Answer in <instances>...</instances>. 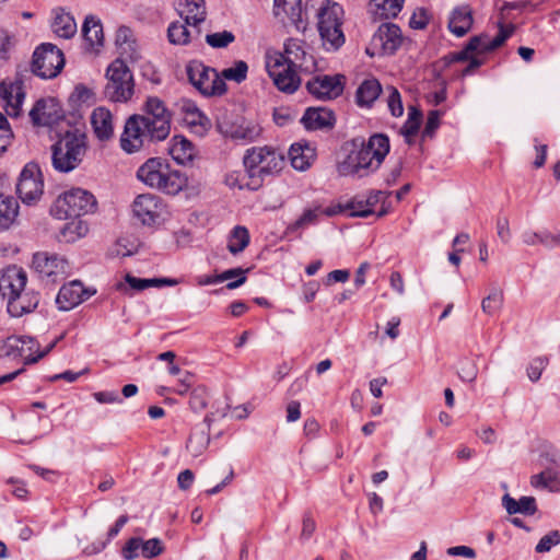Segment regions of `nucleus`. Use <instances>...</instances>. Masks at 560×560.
Masks as SVG:
<instances>
[{
  "label": "nucleus",
  "mask_w": 560,
  "mask_h": 560,
  "mask_svg": "<svg viewBox=\"0 0 560 560\" xmlns=\"http://www.w3.org/2000/svg\"><path fill=\"white\" fill-rule=\"evenodd\" d=\"M474 23L472 11L468 4L454 8L450 14L448 30L457 37L466 35Z\"/></svg>",
  "instance_id": "nucleus-27"
},
{
  "label": "nucleus",
  "mask_w": 560,
  "mask_h": 560,
  "mask_svg": "<svg viewBox=\"0 0 560 560\" xmlns=\"http://www.w3.org/2000/svg\"><path fill=\"white\" fill-rule=\"evenodd\" d=\"M96 199L88 190L72 188L60 195L50 208V214L58 220L80 218L96 209Z\"/></svg>",
  "instance_id": "nucleus-7"
},
{
  "label": "nucleus",
  "mask_w": 560,
  "mask_h": 560,
  "mask_svg": "<svg viewBox=\"0 0 560 560\" xmlns=\"http://www.w3.org/2000/svg\"><path fill=\"white\" fill-rule=\"evenodd\" d=\"M389 150V138L385 133H374L368 140L354 138L350 152L338 163L337 171L341 176H369L381 167Z\"/></svg>",
  "instance_id": "nucleus-2"
},
{
  "label": "nucleus",
  "mask_w": 560,
  "mask_h": 560,
  "mask_svg": "<svg viewBox=\"0 0 560 560\" xmlns=\"http://www.w3.org/2000/svg\"><path fill=\"white\" fill-rule=\"evenodd\" d=\"M63 117L60 104L52 97L38 100L30 112V118L35 126L52 127Z\"/></svg>",
  "instance_id": "nucleus-17"
},
{
  "label": "nucleus",
  "mask_w": 560,
  "mask_h": 560,
  "mask_svg": "<svg viewBox=\"0 0 560 560\" xmlns=\"http://www.w3.org/2000/svg\"><path fill=\"white\" fill-rule=\"evenodd\" d=\"M27 282L26 271L16 265H11L0 272V295L4 300L16 296V293L25 289Z\"/></svg>",
  "instance_id": "nucleus-20"
},
{
  "label": "nucleus",
  "mask_w": 560,
  "mask_h": 560,
  "mask_svg": "<svg viewBox=\"0 0 560 560\" xmlns=\"http://www.w3.org/2000/svg\"><path fill=\"white\" fill-rule=\"evenodd\" d=\"M495 225H497L498 236L504 244H508L511 240L509 219L506 217H499L497 219Z\"/></svg>",
  "instance_id": "nucleus-60"
},
{
  "label": "nucleus",
  "mask_w": 560,
  "mask_h": 560,
  "mask_svg": "<svg viewBox=\"0 0 560 560\" xmlns=\"http://www.w3.org/2000/svg\"><path fill=\"white\" fill-rule=\"evenodd\" d=\"M405 0H371L375 14L382 19H394L402 9Z\"/></svg>",
  "instance_id": "nucleus-42"
},
{
  "label": "nucleus",
  "mask_w": 560,
  "mask_h": 560,
  "mask_svg": "<svg viewBox=\"0 0 560 560\" xmlns=\"http://www.w3.org/2000/svg\"><path fill=\"white\" fill-rule=\"evenodd\" d=\"M387 107L390 114L394 117H400L404 114V105L401 101L400 93L394 86H388L387 89Z\"/></svg>",
  "instance_id": "nucleus-49"
},
{
  "label": "nucleus",
  "mask_w": 560,
  "mask_h": 560,
  "mask_svg": "<svg viewBox=\"0 0 560 560\" xmlns=\"http://www.w3.org/2000/svg\"><path fill=\"white\" fill-rule=\"evenodd\" d=\"M105 97L114 103H126L135 93L133 74L121 59H115L106 70Z\"/></svg>",
  "instance_id": "nucleus-8"
},
{
  "label": "nucleus",
  "mask_w": 560,
  "mask_h": 560,
  "mask_svg": "<svg viewBox=\"0 0 560 560\" xmlns=\"http://www.w3.org/2000/svg\"><path fill=\"white\" fill-rule=\"evenodd\" d=\"M345 89L342 74L316 75L306 83V90L311 95L320 101H330L340 96Z\"/></svg>",
  "instance_id": "nucleus-15"
},
{
  "label": "nucleus",
  "mask_w": 560,
  "mask_h": 560,
  "mask_svg": "<svg viewBox=\"0 0 560 560\" xmlns=\"http://www.w3.org/2000/svg\"><path fill=\"white\" fill-rule=\"evenodd\" d=\"M135 217L147 226L160 225L166 221L168 209L164 200L154 194H141L132 202Z\"/></svg>",
  "instance_id": "nucleus-12"
},
{
  "label": "nucleus",
  "mask_w": 560,
  "mask_h": 560,
  "mask_svg": "<svg viewBox=\"0 0 560 560\" xmlns=\"http://www.w3.org/2000/svg\"><path fill=\"white\" fill-rule=\"evenodd\" d=\"M19 202L11 196L0 195V232L8 230L19 215Z\"/></svg>",
  "instance_id": "nucleus-38"
},
{
  "label": "nucleus",
  "mask_w": 560,
  "mask_h": 560,
  "mask_svg": "<svg viewBox=\"0 0 560 560\" xmlns=\"http://www.w3.org/2000/svg\"><path fill=\"white\" fill-rule=\"evenodd\" d=\"M44 191V182L39 166L36 163H27L20 173L16 184V194L23 203L31 206L36 203Z\"/></svg>",
  "instance_id": "nucleus-13"
},
{
  "label": "nucleus",
  "mask_w": 560,
  "mask_h": 560,
  "mask_svg": "<svg viewBox=\"0 0 560 560\" xmlns=\"http://www.w3.org/2000/svg\"><path fill=\"white\" fill-rule=\"evenodd\" d=\"M235 40L231 31H222L206 35V43L212 48H225Z\"/></svg>",
  "instance_id": "nucleus-48"
},
{
  "label": "nucleus",
  "mask_w": 560,
  "mask_h": 560,
  "mask_svg": "<svg viewBox=\"0 0 560 560\" xmlns=\"http://www.w3.org/2000/svg\"><path fill=\"white\" fill-rule=\"evenodd\" d=\"M209 442L208 431H194L187 441L186 447L192 455L198 456L207 448Z\"/></svg>",
  "instance_id": "nucleus-44"
},
{
  "label": "nucleus",
  "mask_w": 560,
  "mask_h": 560,
  "mask_svg": "<svg viewBox=\"0 0 560 560\" xmlns=\"http://www.w3.org/2000/svg\"><path fill=\"white\" fill-rule=\"evenodd\" d=\"M317 30L327 51L338 50L346 42L342 31L343 9L330 0H323L316 11Z\"/></svg>",
  "instance_id": "nucleus-5"
},
{
  "label": "nucleus",
  "mask_w": 560,
  "mask_h": 560,
  "mask_svg": "<svg viewBox=\"0 0 560 560\" xmlns=\"http://www.w3.org/2000/svg\"><path fill=\"white\" fill-rule=\"evenodd\" d=\"M177 11L186 23H201L206 19L205 0H177Z\"/></svg>",
  "instance_id": "nucleus-34"
},
{
  "label": "nucleus",
  "mask_w": 560,
  "mask_h": 560,
  "mask_svg": "<svg viewBox=\"0 0 560 560\" xmlns=\"http://www.w3.org/2000/svg\"><path fill=\"white\" fill-rule=\"evenodd\" d=\"M291 165L296 171H306L315 158V150L308 144L294 143L289 150Z\"/></svg>",
  "instance_id": "nucleus-33"
},
{
  "label": "nucleus",
  "mask_w": 560,
  "mask_h": 560,
  "mask_svg": "<svg viewBox=\"0 0 560 560\" xmlns=\"http://www.w3.org/2000/svg\"><path fill=\"white\" fill-rule=\"evenodd\" d=\"M189 82L205 96H220L226 92V83L215 69L199 60H191L186 67Z\"/></svg>",
  "instance_id": "nucleus-10"
},
{
  "label": "nucleus",
  "mask_w": 560,
  "mask_h": 560,
  "mask_svg": "<svg viewBox=\"0 0 560 560\" xmlns=\"http://www.w3.org/2000/svg\"><path fill=\"white\" fill-rule=\"evenodd\" d=\"M218 276H219L220 283L223 281L230 280V279H233L235 277L237 278L236 280L231 281L226 284V288L229 290L236 289V288L241 287L243 283H245V281H246L245 271L242 268L229 269Z\"/></svg>",
  "instance_id": "nucleus-50"
},
{
  "label": "nucleus",
  "mask_w": 560,
  "mask_h": 560,
  "mask_svg": "<svg viewBox=\"0 0 560 560\" xmlns=\"http://www.w3.org/2000/svg\"><path fill=\"white\" fill-rule=\"evenodd\" d=\"M170 154L178 164L192 162L196 150L194 144L184 136H174L171 141Z\"/></svg>",
  "instance_id": "nucleus-31"
},
{
  "label": "nucleus",
  "mask_w": 560,
  "mask_h": 560,
  "mask_svg": "<svg viewBox=\"0 0 560 560\" xmlns=\"http://www.w3.org/2000/svg\"><path fill=\"white\" fill-rule=\"evenodd\" d=\"M55 343L49 345L45 350L39 351L38 342L28 336H10L4 341L5 354L8 357L21 358L25 364L36 363L44 358Z\"/></svg>",
  "instance_id": "nucleus-14"
},
{
  "label": "nucleus",
  "mask_w": 560,
  "mask_h": 560,
  "mask_svg": "<svg viewBox=\"0 0 560 560\" xmlns=\"http://www.w3.org/2000/svg\"><path fill=\"white\" fill-rule=\"evenodd\" d=\"M265 67L279 91L291 94L299 89L301 84V79L296 72L299 69L287 62L282 52L267 50Z\"/></svg>",
  "instance_id": "nucleus-9"
},
{
  "label": "nucleus",
  "mask_w": 560,
  "mask_h": 560,
  "mask_svg": "<svg viewBox=\"0 0 560 560\" xmlns=\"http://www.w3.org/2000/svg\"><path fill=\"white\" fill-rule=\"evenodd\" d=\"M420 128V124L416 120H407L404 122L401 127V135L405 137V140L408 144L412 143V137H415Z\"/></svg>",
  "instance_id": "nucleus-61"
},
{
  "label": "nucleus",
  "mask_w": 560,
  "mask_h": 560,
  "mask_svg": "<svg viewBox=\"0 0 560 560\" xmlns=\"http://www.w3.org/2000/svg\"><path fill=\"white\" fill-rule=\"evenodd\" d=\"M209 392L206 386L199 385L195 387L189 397V406L195 412L203 410L208 406Z\"/></svg>",
  "instance_id": "nucleus-46"
},
{
  "label": "nucleus",
  "mask_w": 560,
  "mask_h": 560,
  "mask_svg": "<svg viewBox=\"0 0 560 560\" xmlns=\"http://www.w3.org/2000/svg\"><path fill=\"white\" fill-rule=\"evenodd\" d=\"M530 485L534 488L549 489L557 491L560 488V474L553 469H546L530 477Z\"/></svg>",
  "instance_id": "nucleus-40"
},
{
  "label": "nucleus",
  "mask_w": 560,
  "mask_h": 560,
  "mask_svg": "<svg viewBox=\"0 0 560 560\" xmlns=\"http://www.w3.org/2000/svg\"><path fill=\"white\" fill-rule=\"evenodd\" d=\"M503 304V293L493 289L481 302L482 311L488 315H494Z\"/></svg>",
  "instance_id": "nucleus-47"
},
{
  "label": "nucleus",
  "mask_w": 560,
  "mask_h": 560,
  "mask_svg": "<svg viewBox=\"0 0 560 560\" xmlns=\"http://www.w3.org/2000/svg\"><path fill=\"white\" fill-rule=\"evenodd\" d=\"M441 112L440 110H431L428 115L427 122L423 129V137H432L435 130L440 126Z\"/></svg>",
  "instance_id": "nucleus-59"
},
{
  "label": "nucleus",
  "mask_w": 560,
  "mask_h": 560,
  "mask_svg": "<svg viewBox=\"0 0 560 560\" xmlns=\"http://www.w3.org/2000/svg\"><path fill=\"white\" fill-rule=\"evenodd\" d=\"M502 504L510 515L521 513L524 515H534L537 512V503L534 497H522L515 500L510 494H504Z\"/></svg>",
  "instance_id": "nucleus-35"
},
{
  "label": "nucleus",
  "mask_w": 560,
  "mask_h": 560,
  "mask_svg": "<svg viewBox=\"0 0 560 560\" xmlns=\"http://www.w3.org/2000/svg\"><path fill=\"white\" fill-rule=\"evenodd\" d=\"M13 132L7 117L0 113V155L4 153L11 143Z\"/></svg>",
  "instance_id": "nucleus-54"
},
{
  "label": "nucleus",
  "mask_w": 560,
  "mask_h": 560,
  "mask_svg": "<svg viewBox=\"0 0 560 560\" xmlns=\"http://www.w3.org/2000/svg\"><path fill=\"white\" fill-rule=\"evenodd\" d=\"M346 210L349 211L350 217L366 218L375 210L369 208L364 199H353L346 205Z\"/></svg>",
  "instance_id": "nucleus-53"
},
{
  "label": "nucleus",
  "mask_w": 560,
  "mask_h": 560,
  "mask_svg": "<svg viewBox=\"0 0 560 560\" xmlns=\"http://www.w3.org/2000/svg\"><path fill=\"white\" fill-rule=\"evenodd\" d=\"M275 15H285L298 30H305L308 21V5L302 0H273Z\"/></svg>",
  "instance_id": "nucleus-23"
},
{
  "label": "nucleus",
  "mask_w": 560,
  "mask_h": 560,
  "mask_svg": "<svg viewBox=\"0 0 560 560\" xmlns=\"http://www.w3.org/2000/svg\"><path fill=\"white\" fill-rule=\"evenodd\" d=\"M248 72V66L245 61L238 60L234 63L233 67L223 69L220 77L225 80L234 81L236 83H242L246 80Z\"/></svg>",
  "instance_id": "nucleus-45"
},
{
  "label": "nucleus",
  "mask_w": 560,
  "mask_h": 560,
  "mask_svg": "<svg viewBox=\"0 0 560 560\" xmlns=\"http://www.w3.org/2000/svg\"><path fill=\"white\" fill-rule=\"evenodd\" d=\"M447 555L453 557H465L467 559L476 558V551L468 546H455L447 549Z\"/></svg>",
  "instance_id": "nucleus-63"
},
{
  "label": "nucleus",
  "mask_w": 560,
  "mask_h": 560,
  "mask_svg": "<svg viewBox=\"0 0 560 560\" xmlns=\"http://www.w3.org/2000/svg\"><path fill=\"white\" fill-rule=\"evenodd\" d=\"M541 245L548 248L560 247V232L553 234L549 231H542Z\"/></svg>",
  "instance_id": "nucleus-64"
},
{
  "label": "nucleus",
  "mask_w": 560,
  "mask_h": 560,
  "mask_svg": "<svg viewBox=\"0 0 560 560\" xmlns=\"http://www.w3.org/2000/svg\"><path fill=\"white\" fill-rule=\"evenodd\" d=\"M249 240V232L245 226H234L229 236V252L234 255L243 252L248 246Z\"/></svg>",
  "instance_id": "nucleus-41"
},
{
  "label": "nucleus",
  "mask_w": 560,
  "mask_h": 560,
  "mask_svg": "<svg viewBox=\"0 0 560 560\" xmlns=\"http://www.w3.org/2000/svg\"><path fill=\"white\" fill-rule=\"evenodd\" d=\"M430 22V15L428 11L423 8L417 9L410 20H409V26L412 30H424Z\"/></svg>",
  "instance_id": "nucleus-57"
},
{
  "label": "nucleus",
  "mask_w": 560,
  "mask_h": 560,
  "mask_svg": "<svg viewBox=\"0 0 560 560\" xmlns=\"http://www.w3.org/2000/svg\"><path fill=\"white\" fill-rule=\"evenodd\" d=\"M91 124L98 140L106 141L113 137V115L105 107H97L92 112Z\"/></svg>",
  "instance_id": "nucleus-29"
},
{
  "label": "nucleus",
  "mask_w": 560,
  "mask_h": 560,
  "mask_svg": "<svg viewBox=\"0 0 560 560\" xmlns=\"http://www.w3.org/2000/svg\"><path fill=\"white\" fill-rule=\"evenodd\" d=\"M404 42L401 30L393 23H383L372 37V46L378 48L382 56L394 55Z\"/></svg>",
  "instance_id": "nucleus-16"
},
{
  "label": "nucleus",
  "mask_w": 560,
  "mask_h": 560,
  "mask_svg": "<svg viewBox=\"0 0 560 560\" xmlns=\"http://www.w3.org/2000/svg\"><path fill=\"white\" fill-rule=\"evenodd\" d=\"M89 226L79 218H73L60 230V238L66 243H73L86 235Z\"/></svg>",
  "instance_id": "nucleus-39"
},
{
  "label": "nucleus",
  "mask_w": 560,
  "mask_h": 560,
  "mask_svg": "<svg viewBox=\"0 0 560 560\" xmlns=\"http://www.w3.org/2000/svg\"><path fill=\"white\" fill-rule=\"evenodd\" d=\"M63 66V54L54 44L43 43L33 52L32 72L42 79L57 77Z\"/></svg>",
  "instance_id": "nucleus-11"
},
{
  "label": "nucleus",
  "mask_w": 560,
  "mask_h": 560,
  "mask_svg": "<svg viewBox=\"0 0 560 560\" xmlns=\"http://www.w3.org/2000/svg\"><path fill=\"white\" fill-rule=\"evenodd\" d=\"M243 165L254 186L261 187L265 178L278 174L284 165V156L273 147H252L243 156Z\"/></svg>",
  "instance_id": "nucleus-4"
},
{
  "label": "nucleus",
  "mask_w": 560,
  "mask_h": 560,
  "mask_svg": "<svg viewBox=\"0 0 560 560\" xmlns=\"http://www.w3.org/2000/svg\"><path fill=\"white\" fill-rule=\"evenodd\" d=\"M198 24L199 23H186L185 19L184 23L172 22L167 27L168 42L173 45L182 46L189 44L192 38V33L187 28V26H194L196 36H199L200 30Z\"/></svg>",
  "instance_id": "nucleus-36"
},
{
  "label": "nucleus",
  "mask_w": 560,
  "mask_h": 560,
  "mask_svg": "<svg viewBox=\"0 0 560 560\" xmlns=\"http://www.w3.org/2000/svg\"><path fill=\"white\" fill-rule=\"evenodd\" d=\"M135 38L133 32L128 26H120L116 32L115 44L117 49L122 47L125 44L129 43Z\"/></svg>",
  "instance_id": "nucleus-62"
},
{
  "label": "nucleus",
  "mask_w": 560,
  "mask_h": 560,
  "mask_svg": "<svg viewBox=\"0 0 560 560\" xmlns=\"http://www.w3.org/2000/svg\"><path fill=\"white\" fill-rule=\"evenodd\" d=\"M560 545V532L555 529L542 536L535 547L537 553L549 552L553 547Z\"/></svg>",
  "instance_id": "nucleus-51"
},
{
  "label": "nucleus",
  "mask_w": 560,
  "mask_h": 560,
  "mask_svg": "<svg viewBox=\"0 0 560 560\" xmlns=\"http://www.w3.org/2000/svg\"><path fill=\"white\" fill-rule=\"evenodd\" d=\"M0 97L4 102L5 113L10 117H19L25 98L22 80L1 81Z\"/></svg>",
  "instance_id": "nucleus-21"
},
{
  "label": "nucleus",
  "mask_w": 560,
  "mask_h": 560,
  "mask_svg": "<svg viewBox=\"0 0 560 560\" xmlns=\"http://www.w3.org/2000/svg\"><path fill=\"white\" fill-rule=\"evenodd\" d=\"M51 30L58 37L69 39L77 33V23L70 13L61 9L56 10Z\"/></svg>",
  "instance_id": "nucleus-37"
},
{
  "label": "nucleus",
  "mask_w": 560,
  "mask_h": 560,
  "mask_svg": "<svg viewBox=\"0 0 560 560\" xmlns=\"http://www.w3.org/2000/svg\"><path fill=\"white\" fill-rule=\"evenodd\" d=\"M141 551L147 559L155 558L163 552L162 541L159 538L142 540Z\"/></svg>",
  "instance_id": "nucleus-55"
},
{
  "label": "nucleus",
  "mask_w": 560,
  "mask_h": 560,
  "mask_svg": "<svg viewBox=\"0 0 560 560\" xmlns=\"http://www.w3.org/2000/svg\"><path fill=\"white\" fill-rule=\"evenodd\" d=\"M382 93V85L375 78L361 82L355 92V103L361 108H371Z\"/></svg>",
  "instance_id": "nucleus-30"
},
{
  "label": "nucleus",
  "mask_w": 560,
  "mask_h": 560,
  "mask_svg": "<svg viewBox=\"0 0 560 560\" xmlns=\"http://www.w3.org/2000/svg\"><path fill=\"white\" fill-rule=\"evenodd\" d=\"M32 265L44 277H65L69 271L67 259L57 254L36 253L33 256Z\"/></svg>",
  "instance_id": "nucleus-22"
},
{
  "label": "nucleus",
  "mask_w": 560,
  "mask_h": 560,
  "mask_svg": "<svg viewBox=\"0 0 560 560\" xmlns=\"http://www.w3.org/2000/svg\"><path fill=\"white\" fill-rule=\"evenodd\" d=\"M95 293L96 290L86 289L83 287L81 281L73 280L63 284L59 289L56 298V304L60 311H70L90 299Z\"/></svg>",
  "instance_id": "nucleus-18"
},
{
  "label": "nucleus",
  "mask_w": 560,
  "mask_h": 560,
  "mask_svg": "<svg viewBox=\"0 0 560 560\" xmlns=\"http://www.w3.org/2000/svg\"><path fill=\"white\" fill-rule=\"evenodd\" d=\"M282 56L287 62L294 66L300 71L311 72L315 69L316 62L314 57L306 51L305 43L300 39H287Z\"/></svg>",
  "instance_id": "nucleus-19"
},
{
  "label": "nucleus",
  "mask_w": 560,
  "mask_h": 560,
  "mask_svg": "<svg viewBox=\"0 0 560 560\" xmlns=\"http://www.w3.org/2000/svg\"><path fill=\"white\" fill-rule=\"evenodd\" d=\"M225 184L231 188L257 190L260 187L254 186V179L249 178L248 173L244 170V173L240 171L230 172L225 176Z\"/></svg>",
  "instance_id": "nucleus-43"
},
{
  "label": "nucleus",
  "mask_w": 560,
  "mask_h": 560,
  "mask_svg": "<svg viewBox=\"0 0 560 560\" xmlns=\"http://www.w3.org/2000/svg\"><path fill=\"white\" fill-rule=\"evenodd\" d=\"M547 364H548L547 358L539 357V358L534 359L527 368L528 378L532 382H537L540 378L542 371L546 369Z\"/></svg>",
  "instance_id": "nucleus-56"
},
{
  "label": "nucleus",
  "mask_w": 560,
  "mask_h": 560,
  "mask_svg": "<svg viewBox=\"0 0 560 560\" xmlns=\"http://www.w3.org/2000/svg\"><path fill=\"white\" fill-rule=\"evenodd\" d=\"M142 539L138 537L130 538L121 550L125 560H133L138 557V550L141 549Z\"/></svg>",
  "instance_id": "nucleus-58"
},
{
  "label": "nucleus",
  "mask_w": 560,
  "mask_h": 560,
  "mask_svg": "<svg viewBox=\"0 0 560 560\" xmlns=\"http://www.w3.org/2000/svg\"><path fill=\"white\" fill-rule=\"evenodd\" d=\"M137 178L145 186L170 196L178 195L187 186V177L167 160L150 158L137 170Z\"/></svg>",
  "instance_id": "nucleus-3"
},
{
  "label": "nucleus",
  "mask_w": 560,
  "mask_h": 560,
  "mask_svg": "<svg viewBox=\"0 0 560 560\" xmlns=\"http://www.w3.org/2000/svg\"><path fill=\"white\" fill-rule=\"evenodd\" d=\"M143 114L130 116L120 137V147L127 153L139 151L148 142L165 140L171 131L172 115L158 96H148Z\"/></svg>",
  "instance_id": "nucleus-1"
},
{
  "label": "nucleus",
  "mask_w": 560,
  "mask_h": 560,
  "mask_svg": "<svg viewBox=\"0 0 560 560\" xmlns=\"http://www.w3.org/2000/svg\"><path fill=\"white\" fill-rule=\"evenodd\" d=\"M86 136L79 131H67L51 145V162L56 171L69 173L77 168L86 154Z\"/></svg>",
  "instance_id": "nucleus-6"
},
{
  "label": "nucleus",
  "mask_w": 560,
  "mask_h": 560,
  "mask_svg": "<svg viewBox=\"0 0 560 560\" xmlns=\"http://www.w3.org/2000/svg\"><path fill=\"white\" fill-rule=\"evenodd\" d=\"M339 212H341L340 206L324 208L319 203H313L311 207L305 208L302 214L288 226V232L295 233L304 230L311 225L317 224L320 217H334Z\"/></svg>",
  "instance_id": "nucleus-24"
},
{
  "label": "nucleus",
  "mask_w": 560,
  "mask_h": 560,
  "mask_svg": "<svg viewBox=\"0 0 560 560\" xmlns=\"http://www.w3.org/2000/svg\"><path fill=\"white\" fill-rule=\"evenodd\" d=\"M39 303V294L33 290L20 291L16 296L7 301L8 313L12 317H21L24 314L32 313Z\"/></svg>",
  "instance_id": "nucleus-26"
},
{
  "label": "nucleus",
  "mask_w": 560,
  "mask_h": 560,
  "mask_svg": "<svg viewBox=\"0 0 560 560\" xmlns=\"http://www.w3.org/2000/svg\"><path fill=\"white\" fill-rule=\"evenodd\" d=\"M300 121L307 131H315L334 128L336 117L334 112L328 108L308 107Z\"/></svg>",
  "instance_id": "nucleus-25"
},
{
  "label": "nucleus",
  "mask_w": 560,
  "mask_h": 560,
  "mask_svg": "<svg viewBox=\"0 0 560 560\" xmlns=\"http://www.w3.org/2000/svg\"><path fill=\"white\" fill-rule=\"evenodd\" d=\"M118 52H119L118 59L124 60L125 63L127 61L133 63L141 58L139 45H138L136 38H133L132 40H130L129 43H127L122 47H120L118 49Z\"/></svg>",
  "instance_id": "nucleus-52"
},
{
  "label": "nucleus",
  "mask_w": 560,
  "mask_h": 560,
  "mask_svg": "<svg viewBox=\"0 0 560 560\" xmlns=\"http://www.w3.org/2000/svg\"><path fill=\"white\" fill-rule=\"evenodd\" d=\"M225 137L243 144L256 141L261 135V127L253 121L243 120L240 124L222 129Z\"/></svg>",
  "instance_id": "nucleus-28"
},
{
  "label": "nucleus",
  "mask_w": 560,
  "mask_h": 560,
  "mask_svg": "<svg viewBox=\"0 0 560 560\" xmlns=\"http://www.w3.org/2000/svg\"><path fill=\"white\" fill-rule=\"evenodd\" d=\"M82 35L90 48H98L104 44L103 25L94 15H88L82 24Z\"/></svg>",
  "instance_id": "nucleus-32"
}]
</instances>
